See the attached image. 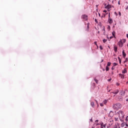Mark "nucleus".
I'll return each instance as SVG.
<instances>
[{"instance_id":"f257e3e1","label":"nucleus","mask_w":128,"mask_h":128,"mask_svg":"<svg viewBox=\"0 0 128 128\" xmlns=\"http://www.w3.org/2000/svg\"><path fill=\"white\" fill-rule=\"evenodd\" d=\"M118 116L119 118H123L124 117V111L119 110L116 114Z\"/></svg>"},{"instance_id":"f03ea898","label":"nucleus","mask_w":128,"mask_h":128,"mask_svg":"<svg viewBox=\"0 0 128 128\" xmlns=\"http://www.w3.org/2000/svg\"><path fill=\"white\" fill-rule=\"evenodd\" d=\"M122 108V104H120V103H116V104H113L112 106V108L114 110H119V108Z\"/></svg>"},{"instance_id":"7ed1b4c3","label":"nucleus","mask_w":128,"mask_h":128,"mask_svg":"<svg viewBox=\"0 0 128 128\" xmlns=\"http://www.w3.org/2000/svg\"><path fill=\"white\" fill-rule=\"evenodd\" d=\"M118 44L120 48H122V46H124L122 40H120V42H118Z\"/></svg>"},{"instance_id":"20e7f679","label":"nucleus","mask_w":128,"mask_h":128,"mask_svg":"<svg viewBox=\"0 0 128 128\" xmlns=\"http://www.w3.org/2000/svg\"><path fill=\"white\" fill-rule=\"evenodd\" d=\"M82 20H88V16L84 14L82 16Z\"/></svg>"},{"instance_id":"39448f33","label":"nucleus","mask_w":128,"mask_h":128,"mask_svg":"<svg viewBox=\"0 0 128 128\" xmlns=\"http://www.w3.org/2000/svg\"><path fill=\"white\" fill-rule=\"evenodd\" d=\"M100 128H106V124H104V122H101L100 123Z\"/></svg>"},{"instance_id":"423d86ee","label":"nucleus","mask_w":128,"mask_h":128,"mask_svg":"<svg viewBox=\"0 0 128 128\" xmlns=\"http://www.w3.org/2000/svg\"><path fill=\"white\" fill-rule=\"evenodd\" d=\"M106 8L110 12V8H112V5L108 4L106 6Z\"/></svg>"},{"instance_id":"0eeeda50","label":"nucleus","mask_w":128,"mask_h":128,"mask_svg":"<svg viewBox=\"0 0 128 128\" xmlns=\"http://www.w3.org/2000/svg\"><path fill=\"white\" fill-rule=\"evenodd\" d=\"M108 22L109 24H112V22H113L112 19V18H110V16H109V18H108Z\"/></svg>"},{"instance_id":"6e6552de","label":"nucleus","mask_w":128,"mask_h":128,"mask_svg":"<svg viewBox=\"0 0 128 128\" xmlns=\"http://www.w3.org/2000/svg\"><path fill=\"white\" fill-rule=\"evenodd\" d=\"M120 90H114L113 92H112V94H118Z\"/></svg>"},{"instance_id":"1a4fd4ad","label":"nucleus","mask_w":128,"mask_h":128,"mask_svg":"<svg viewBox=\"0 0 128 128\" xmlns=\"http://www.w3.org/2000/svg\"><path fill=\"white\" fill-rule=\"evenodd\" d=\"M128 72V70H126V68H124V70L122 71V73L123 74H126Z\"/></svg>"},{"instance_id":"9d476101","label":"nucleus","mask_w":128,"mask_h":128,"mask_svg":"<svg viewBox=\"0 0 128 128\" xmlns=\"http://www.w3.org/2000/svg\"><path fill=\"white\" fill-rule=\"evenodd\" d=\"M118 76H120L121 78H122V79L124 78V74H118Z\"/></svg>"},{"instance_id":"9b49d317","label":"nucleus","mask_w":128,"mask_h":128,"mask_svg":"<svg viewBox=\"0 0 128 128\" xmlns=\"http://www.w3.org/2000/svg\"><path fill=\"white\" fill-rule=\"evenodd\" d=\"M114 124V120H109V126H112Z\"/></svg>"},{"instance_id":"f8f14e48","label":"nucleus","mask_w":128,"mask_h":128,"mask_svg":"<svg viewBox=\"0 0 128 128\" xmlns=\"http://www.w3.org/2000/svg\"><path fill=\"white\" fill-rule=\"evenodd\" d=\"M114 51L115 52H118V46H114Z\"/></svg>"},{"instance_id":"ddd939ff","label":"nucleus","mask_w":128,"mask_h":128,"mask_svg":"<svg viewBox=\"0 0 128 128\" xmlns=\"http://www.w3.org/2000/svg\"><path fill=\"white\" fill-rule=\"evenodd\" d=\"M124 94H125V92L124 91H122L121 92H120V96H124Z\"/></svg>"},{"instance_id":"4468645a","label":"nucleus","mask_w":128,"mask_h":128,"mask_svg":"<svg viewBox=\"0 0 128 128\" xmlns=\"http://www.w3.org/2000/svg\"><path fill=\"white\" fill-rule=\"evenodd\" d=\"M122 52L124 58H126V52H124V50H123Z\"/></svg>"},{"instance_id":"2eb2a0df","label":"nucleus","mask_w":128,"mask_h":128,"mask_svg":"<svg viewBox=\"0 0 128 128\" xmlns=\"http://www.w3.org/2000/svg\"><path fill=\"white\" fill-rule=\"evenodd\" d=\"M90 104L92 108H94V102H91Z\"/></svg>"},{"instance_id":"dca6fc26","label":"nucleus","mask_w":128,"mask_h":128,"mask_svg":"<svg viewBox=\"0 0 128 128\" xmlns=\"http://www.w3.org/2000/svg\"><path fill=\"white\" fill-rule=\"evenodd\" d=\"M114 114V112L112 111H110V113L109 114V116H112V115Z\"/></svg>"},{"instance_id":"f3484780","label":"nucleus","mask_w":128,"mask_h":128,"mask_svg":"<svg viewBox=\"0 0 128 128\" xmlns=\"http://www.w3.org/2000/svg\"><path fill=\"white\" fill-rule=\"evenodd\" d=\"M112 34L114 38H116V32L113 31V32H112Z\"/></svg>"},{"instance_id":"a211bd4d","label":"nucleus","mask_w":128,"mask_h":128,"mask_svg":"<svg viewBox=\"0 0 128 128\" xmlns=\"http://www.w3.org/2000/svg\"><path fill=\"white\" fill-rule=\"evenodd\" d=\"M118 100L120 102H122V96H119Z\"/></svg>"},{"instance_id":"6ab92c4d","label":"nucleus","mask_w":128,"mask_h":128,"mask_svg":"<svg viewBox=\"0 0 128 128\" xmlns=\"http://www.w3.org/2000/svg\"><path fill=\"white\" fill-rule=\"evenodd\" d=\"M124 126H126V123L122 122V124H121L122 128H124Z\"/></svg>"},{"instance_id":"aec40b11","label":"nucleus","mask_w":128,"mask_h":128,"mask_svg":"<svg viewBox=\"0 0 128 128\" xmlns=\"http://www.w3.org/2000/svg\"><path fill=\"white\" fill-rule=\"evenodd\" d=\"M120 40H122V42H123V44H124V42H126V39Z\"/></svg>"},{"instance_id":"412c9836","label":"nucleus","mask_w":128,"mask_h":128,"mask_svg":"<svg viewBox=\"0 0 128 128\" xmlns=\"http://www.w3.org/2000/svg\"><path fill=\"white\" fill-rule=\"evenodd\" d=\"M106 72H108V70H110V68H108V66H106Z\"/></svg>"},{"instance_id":"4be33fe9","label":"nucleus","mask_w":128,"mask_h":128,"mask_svg":"<svg viewBox=\"0 0 128 128\" xmlns=\"http://www.w3.org/2000/svg\"><path fill=\"white\" fill-rule=\"evenodd\" d=\"M118 60H119V63L120 64H122V60H120V58L118 57Z\"/></svg>"},{"instance_id":"5701e85b","label":"nucleus","mask_w":128,"mask_h":128,"mask_svg":"<svg viewBox=\"0 0 128 128\" xmlns=\"http://www.w3.org/2000/svg\"><path fill=\"white\" fill-rule=\"evenodd\" d=\"M110 64H112V63L110 62H108L107 64V66H110Z\"/></svg>"},{"instance_id":"b1692460","label":"nucleus","mask_w":128,"mask_h":128,"mask_svg":"<svg viewBox=\"0 0 128 128\" xmlns=\"http://www.w3.org/2000/svg\"><path fill=\"white\" fill-rule=\"evenodd\" d=\"M106 102H108V101L106 100H104V102H103V104H106Z\"/></svg>"},{"instance_id":"393cba45","label":"nucleus","mask_w":128,"mask_h":128,"mask_svg":"<svg viewBox=\"0 0 128 128\" xmlns=\"http://www.w3.org/2000/svg\"><path fill=\"white\" fill-rule=\"evenodd\" d=\"M114 120H115L116 122H118V117H115Z\"/></svg>"},{"instance_id":"a878e982","label":"nucleus","mask_w":128,"mask_h":128,"mask_svg":"<svg viewBox=\"0 0 128 128\" xmlns=\"http://www.w3.org/2000/svg\"><path fill=\"white\" fill-rule=\"evenodd\" d=\"M94 80H95L96 84H98V80H96V78H94Z\"/></svg>"},{"instance_id":"bb28decb","label":"nucleus","mask_w":128,"mask_h":128,"mask_svg":"<svg viewBox=\"0 0 128 128\" xmlns=\"http://www.w3.org/2000/svg\"><path fill=\"white\" fill-rule=\"evenodd\" d=\"M107 28H108V30H110V26H108Z\"/></svg>"},{"instance_id":"cd10ccee","label":"nucleus","mask_w":128,"mask_h":128,"mask_svg":"<svg viewBox=\"0 0 128 128\" xmlns=\"http://www.w3.org/2000/svg\"><path fill=\"white\" fill-rule=\"evenodd\" d=\"M107 41H108V40H106V39H104L103 40V42H104V43L106 42Z\"/></svg>"},{"instance_id":"c85d7f7f","label":"nucleus","mask_w":128,"mask_h":128,"mask_svg":"<svg viewBox=\"0 0 128 128\" xmlns=\"http://www.w3.org/2000/svg\"><path fill=\"white\" fill-rule=\"evenodd\" d=\"M114 66H118V64L114 62L113 64Z\"/></svg>"},{"instance_id":"c756f323","label":"nucleus","mask_w":128,"mask_h":128,"mask_svg":"<svg viewBox=\"0 0 128 128\" xmlns=\"http://www.w3.org/2000/svg\"><path fill=\"white\" fill-rule=\"evenodd\" d=\"M109 2H112V4H114V2H116V0H108Z\"/></svg>"},{"instance_id":"7c9ffc66","label":"nucleus","mask_w":128,"mask_h":128,"mask_svg":"<svg viewBox=\"0 0 128 128\" xmlns=\"http://www.w3.org/2000/svg\"><path fill=\"white\" fill-rule=\"evenodd\" d=\"M94 44H96V46L97 48H98V44H97L96 42H94Z\"/></svg>"},{"instance_id":"2f4dec72","label":"nucleus","mask_w":128,"mask_h":128,"mask_svg":"<svg viewBox=\"0 0 128 128\" xmlns=\"http://www.w3.org/2000/svg\"><path fill=\"white\" fill-rule=\"evenodd\" d=\"M125 120L128 122V116L126 117Z\"/></svg>"},{"instance_id":"473e14b6","label":"nucleus","mask_w":128,"mask_h":128,"mask_svg":"<svg viewBox=\"0 0 128 128\" xmlns=\"http://www.w3.org/2000/svg\"><path fill=\"white\" fill-rule=\"evenodd\" d=\"M100 50H103L102 46H100Z\"/></svg>"},{"instance_id":"72a5a7b5","label":"nucleus","mask_w":128,"mask_h":128,"mask_svg":"<svg viewBox=\"0 0 128 128\" xmlns=\"http://www.w3.org/2000/svg\"><path fill=\"white\" fill-rule=\"evenodd\" d=\"M104 103H100V106H104Z\"/></svg>"},{"instance_id":"f704fd0d","label":"nucleus","mask_w":128,"mask_h":128,"mask_svg":"<svg viewBox=\"0 0 128 128\" xmlns=\"http://www.w3.org/2000/svg\"><path fill=\"white\" fill-rule=\"evenodd\" d=\"M116 86H120V83L117 82L116 84Z\"/></svg>"},{"instance_id":"c9c22d12","label":"nucleus","mask_w":128,"mask_h":128,"mask_svg":"<svg viewBox=\"0 0 128 128\" xmlns=\"http://www.w3.org/2000/svg\"><path fill=\"white\" fill-rule=\"evenodd\" d=\"M110 80H112V78H110V79L108 80V82H110Z\"/></svg>"},{"instance_id":"e433bc0d","label":"nucleus","mask_w":128,"mask_h":128,"mask_svg":"<svg viewBox=\"0 0 128 128\" xmlns=\"http://www.w3.org/2000/svg\"><path fill=\"white\" fill-rule=\"evenodd\" d=\"M100 124L98 123L96 124V126H100Z\"/></svg>"},{"instance_id":"4c0bfd02","label":"nucleus","mask_w":128,"mask_h":128,"mask_svg":"<svg viewBox=\"0 0 128 128\" xmlns=\"http://www.w3.org/2000/svg\"><path fill=\"white\" fill-rule=\"evenodd\" d=\"M125 124H126V126H128V124L127 123H126Z\"/></svg>"},{"instance_id":"58836bf2","label":"nucleus","mask_w":128,"mask_h":128,"mask_svg":"<svg viewBox=\"0 0 128 128\" xmlns=\"http://www.w3.org/2000/svg\"><path fill=\"white\" fill-rule=\"evenodd\" d=\"M94 21L96 22H98V20L96 19H95Z\"/></svg>"},{"instance_id":"ea45409f","label":"nucleus","mask_w":128,"mask_h":128,"mask_svg":"<svg viewBox=\"0 0 128 128\" xmlns=\"http://www.w3.org/2000/svg\"><path fill=\"white\" fill-rule=\"evenodd\" d=\"M128 62V60L126 59V60L124 62V63L126 62Z\"/></svg>"},{"instance_id":"a19ab883","label":"nucleus","mask_w":128,"mask_h":128,"mask_svg":"<svg viewBox=\"0 0 128 128\" xmlns=\"http://www.w3.org/2000/svg\"><path fill=\"white\" fill-rule=\"evenodd\" d=\"M95 122H98V120H96Z\"/></svg>"},{"instance_id":"79ce46f5","label":"nucleus","mask_w":128,"mask_h":128,"mask_svg":"<svg viewBox=\"0 0 128 128\" xmlns=\"http://www.w3.org/2000/svg\"><path fill=\"white\" fill-rule=\"evenodd\" d=\"M106 10H104V12H106Z\"/></svg>"},{"instance_id":"37998d69","label":"nucleus","mask_w":128,"mask_h":128,"mask_svg":"<svg viewBox=\"0 0 128 128\" xmlns=\"http://www.w3.org/2000/svg\"><path fill=\"white\" fill-rule=\"evenodd\" d=\"M110 13H109V14H108V18H110Z\"/></svg>"},{"instance_id":"c03bdc74","label":"nucleus","mask_w":128,"mask_h":128,"mask_svg":"<svg viewBox=\"0 0 128 128\" xmlns=\"http://www.w3.org/2000/svg\"><path fill=\"white\" fill-rule=\"evenodd\" d=\"M96 102L97 104H98V101L96 100Z\"/></svg>"},{"instance_id":"a18cd8bd","label":"nucleus","mask_w":128,"mask_h":128,"mask_svg":"<svg viewBox=\"0 0 128 128\" xmlns=\"http://www.w3.org/2000/svg\"><path fill=\"white\" fill-rule=\"evenodd\" d=\"M90 120V122H92V118H91V119Z\"/></svg>"},{"instance_id":"49530a36","label":"nucleus","mask_w":128,"mask_h":128,"mask_svg":"<svg viewBox=\"0 0 128 128\" xmlns=\"http://www.w3.org/2000/svg\"><path fill=\"white\" fill-rule=\"evenodd\" d=\"M112 70H114V67H112Z\"/></svg>"},{"instance_id":"de8ad7c7","label":"nucleus","mask_w":128,"mask_h":128,"mask_svg":"<svg viewBox=\"0 0 128 128\" xmlns=\"http://www.w3.org/2000/svg\"><path fill=\"white\" fill-rule=\"evenodd\" d=\"M87 28H90V26L88 25Z\"/></svg>"},{"instance_id":"09e8293b","label":"nucleus","mask_w":128,"mask_h":128,"mask_svg":"<svg viewBox=\"0 0 128 128\" xmlns=\"http://www.w3.org/2000/svg\"><path fill=\"white\" fill-rule=\"evenodd\" d=\"M118 4H120V1L118 2Z\"/></svg>"},{"instance_id":"8fccbe9b","label":"nucleus","mask_w":128,"mask_h":128,"mask_svg":"<svg viewBox=\"0 0 128 128\" xmlns=\"http://www.w3.org/2000/svg\"><path fill=\"white\" fill-rule=\"evenodd\" d=\"M98 16H100V13H98Z\"/></svg>"},{"instance_id":"3c124183","label":"nucleus","mask_w":128,"mask_h":128,"mask_svg":"<svg viewBox=\"0 0 128 128\" xmlns=\"http://www.w3.org/2000/svg\"><path fill=\"white\" fill-rule=\"evenodd\" d=\"M103 30H104V32H106V30H104V28H103Z\"/></svg>"},{"instance_id":"603ef678","label":"nucleus","mask_w":128,"mask_h":128,"mask_svg":"<svg viewBox=\"0 0 128 128\" xmlns=\"http://www.w3.org/2000/svg\"><path fill=\"white\" fill-rule=\"evenodd\" d=\"M126 37L128 38V34H126Z\"/></svg>"},{"instance_id":"864d4df0","label":"nucleus","mask_w":128,"mask_h":128,"mask_svg":"<svg viewBox=\"0 0 128 128\" xmlns=\"http://www.w3.org/2000/svg\"><path fill=\"white\" fill-rule=\"evenodd\" d=\"M112 38H113L112 36H110V38L112 39Z\"/></svg>"},{"instance_id":"5fc2aeb1","label":"nucleus","mask_w":128,"mask_h":128,"mask_svg":"<svg viewBox=\"0 0 128 128\" xmlns=\"http://www.w3.org/2000/svg\"><path fill=\"white\" fill-rule=\"evenodd\" d=\"M126 102H128V98L126 99Z\"/></svg>"},{"instance_id":"6e6d98bb","label":"nucleus","mask_w":128,"mask_h":128,"mask_svg":"<svg viewBox=\"0 0 128 128\" xmlns=\"http://www.w3.org/2000/svg\"><path fill=\"white\" fill-rule=\"evenodd\" d=\"M119 14H120H120H121L120 12H119Z\"/></svg>"},{"instance_id":"4d7b16f0","label":"nucleus","mask_w":128,"mask_h":128,"mask_svg":"<svg viewBox=\"0 0 128 128\" xmlns=\"http://www.w3.org/2000/svg\"><path fill=\"white\" fill-rule=\"evenodd\" d=\"M125 66H126H126H127L126 64H125Z\"/></svg>"},{"instance_id":"13d9d810","label":"nucleus","mask_w":128,"mask_h":128,"mask_svg":"<svg viewBox=\"0 0 128 128\" xmlns=\"http://www.w3.org/2000/svg\"><path fill=\"white\" fill-rule=\"evenodd\" d=\"M96 6L98 8V5H96Z\"/></svg>"},{"instance_id":"bf43d9fd","label":"nucleus","mask_w":128,"mask_h":128,"mask_svg":"<svg viewBox=\"0 0 128 128\" xmlns=\"http://www.w3.org/2000/svg\"><path fill=\"white\" fill-rule=\"evenodd\" d=\"M114 96H116V95H114Z\"/></svg>"},{"instance_id":"052dcab7","label":"nucleus","mask_w":128,"mask_h":128,"mask_svg":"<svg viewBox=\"0 0 128 128\" xmlns=\"http://www.w3.org/2000/svg\"><path fill=\"white\" fill-rule=\"evenodd\" d=\"M92 128H94V126H92Z\"/></svg>"},{"instance_id":"680f3d73","label":"nucleus","mask_w":128,"mask_h":128,"mask_svg":"<svg viewBox=\"0 0 128 128\" xmlns=\"http://www.w3.org/2000/svg\"><path fill=\"white\" fill-rule=\"evenodd\" d=\"M124 128H126V127H125Z\"/></svg>"}]
</instances>
